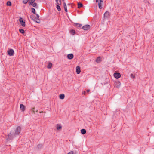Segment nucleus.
I'll return each instance as SVG.
<instances>
[{"mask_svg": "<svg viewBox=\"0 0 154 154\" xmlns=\"http://www.w3.org/2000/svg\"><path fill=\"white\" fill-rule=\"evenodd\" d=\"M21 130V128L20 126L17 127L15 131V132L14 134V136H15L17 135H18L20 132Z\"/></svg>", "mask_w": 154, "mask_h": 154, "instance_id": "obj_1", "label": "nucleus"}, {"mask_svg": "<svg viewBox=\"0 0 154 154\" xmlns=\"http://www.w3.org/2000/svg\"><path fill=\"white\" fill-rule=\"evenodd\" d=\"M115 87L117 88H120L121 83L120 81H117L115 82L114 83Z\"/></svg>", "mask_w": 154, "mask_h": 154, "instance_id": "obj_2", "label": "nucleus"}, {"mask_svg": "<svg viewBox=\"0 0 154 154\" xmlns=\"http://www.w3.org/2000/svg\"><path fill=\"white\" fill-rule=\"evenodd\" d=\"M96 2L98 3L99 8L101 9L102 8V5H101V3L103 2V0H96Z\"/></svg>", "mask_w": 154, "mask_h": 154, "instance_id": "obj_3", "label": "nucleus"}, {"mask_svg": "<svg viewBox=\"0 0 154 154\" xmlns=\"http://www.w3.org/2000/svg\"><path fill=\"white\" fill-rule=\"evenodd\" d=\"M90 26L89 25H85L82 26V29L85 30H87L89 29L90 28Z\"/></svg>", "mask_w": 154, "mask_h": 154, "instance_id": "obj_4", "label": "nucleus"}, {"mask_svg": "<svg viewBox=\"0 0 154 154\" xmlns=\"http://www.w3.org/2000/svg\"><path fill=\"white\" fill-rule=\"evenodd\" d=\"M19 21L20 22L21 24V25L23 26H25V22L23 21V19L21 17H20L19 18Z\"/></svg>", "mask_w": 154, "mask_h": 154, "instance_id": "obj_5", "label": "nucleus"}, {"mask_svg": "<svg viewBox=\"0 0 154 154\" xmlns=\"http://www.w3.org/2000/svg\"><path fill=\"white\" fill-rule=\"evenodd\" d=\"M14 51L13 49H11L8 51V55L10 56L13 55L14 53Z\"/></svg>", "mask_w": 154, "mask_h": 154, "instance_id": "obj_6", "label": "nucleus"}, {"mask_svg": "<svg viewBox=\"0 0 154 154\" xmlns=\"http://www.w3.org/2000/svg\"><path fill=\"white\" fill-rule=\"evenodd\" d=\"M114 77L116 79H118L121 77V75L119 73H115L114 74Z\"/></svg>", "mask_w": 154, "mask_h": 154, "instance_id": "obj_7", "label": "nucleus"}, {"mask_svg": "<svg viewBox=\"0 0 154 154\" xmlns=\"http://www.w3.org/2000/svg\"><path fill=\"white\" fill-rule=\"evenodd\" d=\"M104 18L105 19L108 18L109 17V13L108 11H106L104 15Z\"/></svg>", "mask_w": 154, "mask_h": 154, "instance_id": "obj_8", "label": "nucleus"}, {"mask_svg": "<svg viewBox=\"0 0 154 154\" xmlns=\"http://www.w3.org/2000/svg\"><path fill=\"white\" fill-rule=\"evenodd\" d=\"M8 139L9 140H12L13 138V136L12 134L11 133V132L8 135Z\"/></svg>", "mask_w": 154, "mask_h": 154, "instance_id": "obj_9", "label": "nucleus"}, {"mask_svg": "<svg viewBox=\"0 0 154 154\" xmlns=\"http://www.w3.org/2000/svg\"><path fill=\"white\" fill-rule=\"evenodd\" d=\"M20 109L23 111H24L25 110V107L23 104H20Z\"/></svg>", "mask_w": 154, "mask_h": 154, "instance_id": "obj_10", "label": "nucleus"}, {"mask_svg": "<svg viewBox=\"0 0 154 154\" xmlns=\"http://www.w3.org/2000/svg\"><path fill=\"white\" fill-rule=\"evenodd\" d=\"M80 68L79 66L76 67V72L77 74H79L80 72Z\"/></svg>", "mask_w": 154, "mask_h": 154, "instance_id": "obj_11", "label": "nucleus"}, {"mask_svg": "<svg viewBox=\"0 0 154 154\" xmlns=\"http://www.w3.org/2000/svg\"><path fill=\"white\" fill-rule=\"evenodd\" d=\"M73 55L72 54H70L67 55V58L69 59H71L73 58Z\"/></svg>", "mask_w": 154, "mask_h": 154, "instance_id": "obj_12", "label": "nucleus"}, {"mask_svg": "<svg viewBox=\"0 0 154 154\" xmlns=\"http://www.w3.org/2000/svg\"><path fill=\"white\" fill-rule=\"evenodd\" d=\"M32 5V6L33 7H35L36 8H38V6L36 2L33 3Z\"/></svg>", "mask_w": 154, "mask_h": 154, "instance_id": "obj_13", "label": "nucleus"}, {"mask_svg": "<svg viewBox=\"0 0 154 154\" xmlns=\"http://www.w3.org/2000/svg\"><path fill=\"white\" fill-rule=\"evenodd\" d=\"M81 132L82 134H84L86 133V131L85 129H82L81 130Z\"/></svg>", "mask_w": 154, "mask_h": 154, "instance_id": "obj_14", "label": "nucleus"}, {"mask_svg": "<svg viewBox=\"0 0 154 154\" xmlns=\"http://www.w3.org/2000/svg\"><path fill=\"white\" fill-rule=\"evenodd\" d=\"M30 17L31 19H32L34 21H35V19H36V17L33 15H31L30 16Z\"/></svg>", "mask_w": 154, "mask_h": 154, "instance_id": "obj_15", "label": "nucleus"}, {"mask_svg": "<svg viewBox=\"0 0 154 154\" xmlns=\"http://www.w3.org/2000/svg\"><path fill=\"white\" fill-rule=\"evenodd\" d=\"M63 4H64L63 6L64 8L65 11L66 12H67L68 10H67V8L66 5V4L65 2H64Z\"/></svg>", "mask_w": 154, "mask_h": 154, "instance_id": "obj_16", "label": "nucleus"}, {"mask_svg": "<svg viewBox=\"0 0 154 154\" xmlns=\"http://www.w3.org/2000/svg\"><path fill=\"white\" fill-rule=\"evenodd\" d=\"M35 0H30V1L29 2V5H32V4L34 3V2L35 1Z\"/></svg>", "mask_w": 154, "mask_h": 154, "instance_id": "obj_17", "label": "nucleus"}, {"mask_svg": "<svg viewBox=\"0 0 154 154\" xmlns=\"http://www.w3.org/2000/svg\"><path fill=\"white\" fill-rule=\"evenodd\" d=\"M64 97L65 95L63 94H60L59 95V98L61 99H63L64 98Z\"/></svg>", "mask_w": 154, "mask_h": 154, "instance_id": "obj_18", "label": "nucleus"}, {"mask_svg": "<svg viewBox=\"0 0 154 154\" xmlns=\"http://www.w3.org/2000/svg\"><path fill=\"white\" fill-rule=\"evenodd\" d=\"M101 60L100 58V57H98L97 58V59L96 60V61L97 63H100L101 62Z\"/></svg>", "mask_w": 154, "mask_h": 154, "instance_id": "obj_19", "label": "nucleus"}, {"mask_svg": "<svg viewBox=\"0 0 154 154\" xmlns=\"http://www.w3.org/2000/svg\"><path fill=\"white\" fill-rule=\"evenodd\" d=\"M52 63H48V65L47 66V67L48 68V69H50L51 68V67H52Z\"/></svg>", "mask_w": 154, "mask_h": 154, "instance_id": "obj_20", "label": "nucleus"}, {"mask_svg": "<svg viewBox=\"0 0 154 154\" xmlns=\"http://www.w3.org/2000/svg\"><path fill=\"white\" fill-rule=\"evenodd\" d=\"M74 24L78 27H81L82 26V24H81L74 23Z\"/></svg>", "mask_w": 154, "mask_h": 154, "instance_id": "obj_21", "label": "nucleus"}, {"mask_svg": "<svg viewBox=\"0 0 154 154\" xmlns=\"http://www.w3.org/2000/svg\"><path fill=\"white\" fill-rule=\"evenodd\" d=\"M57 130H59L61 129L62 126L60 125H59V124H57Z\"/></svg>", "mask_w": 154, "mask_h": 154, "instance_id": "obj_22", "label": "nucleus"}, {"mask_svg": "<svg viewBox=\"0 0 154 154\" xmlns=\"http://www.w3.org/2000/svg\"><path fill=\"white\" fill-rule=\"evenodd\" d=\"M78 8H80L83 6V4L80 3H78Z\"/></svg>", "mask_w": 154, "mask_h": 154, "instance_id": "obj_23", "label": "nucleus"}, {"mask_svg": "<svg viewBox=\"0 0 154 154\" xmlns=\"http://www.w3.org/2000/svg\"><path fill=\"white\" fill-rule=\"evenodd\" d=\"M57 4L59 5H60L61 4V0H56Z\"/></svg>", "mask_w": 154, "mask_h": 154, "instance_id": "obj_24", "label": "nucleus"}, {"mask_svg": "<svg viewBox=\"0 0 154 154\" xmlns=\"http://www.w3.org/2000/svg\"><path fill=\"white\" fill-rule=\"evenodd\" d=\"M32 12L35 14H36L35 10L34 8H31Z\"/></svg>", "mask_w": 154, "mask_h": 154, "instance_id": "obj_25", "label": "nucleus"}, {"mask_svg": "<svg viewBox=\"0 0 154 154\" xmlns=\"http://www.w3.org/2000/svg\"><path fill=\"white\" fill-rule=\"evenodd\" d=\"M36 20H35V22H36L37 23H40V20L39 18H36Z\"/></svg>", "mask_w": 154, "mask_h": 154, "instance_id": "obj_26", "label": "nucleus"}, {"mask_svg": "<svg viewBox=\"0 0 154 154\" xmlns=\"http://www.w3.org/2000/svg\"><path fill=\"white\" fill-rule=\"evenodd\" d=\"M19 31L22 34H23L24 33V30L23 29H20Z\"/></svg>", "mask_w": 154, "mask_h": 154, "instance_id": "obj_27", "label": "nucleus"}, {"mask_svg": "<svg viewBox=\"0 0 154 154\" xmlns=\"http://www.w3.org/2000/svg\"><path fill=\"white\" fill-rule=\"evenodd\" d=\"M57 8L58 11H61V8L59 5H57Z\"/></svg>", "mask_w": 154, "mask_h": 154, "instance_id": "obj_28", "label": "nucleus"}, {"mask_svg": "<svg viewBox=\"0 0 154 154\" xmlns=\"http://www.w3.org/2000/svg\"><path fill=\"white\" fill-rule=\"evenodd\" d=\"M7 5L8 6H10L11 5V2L8 1L7 3Z\"/></svg>", "mask_w": 154, "mask_h": 154, "instance_id": "obj_29", "label": "nucleus"}, {"mask_svg": "<svg viewBox=\"0 0 154 154\" xmlns=\"http://www.w3.org/2000/svg\"><path fill=\"white\" fill-rule=\"evenodd\" d=\"M70 32L71 33V34L73 35H74L75 33V31L74 30H72Z\"/></svg>", "mask_w": 154, "mask_h": 154, "instance_id": "obj_30", "label": "nucleus"}, {"mask_svg": "<svg viewBox=\"0 0 154 154\" xmlns=\"http://www.w3.org/2000/svg\"><path fill=\"white\" fill-rule=\"evenodd\" d=\"M43 145L42 144H39L38 145V147L39 149H40L42 148Z\"/></svg>", "mask_w": 154, "mask_h": 154, "instance_id": "obj_31", "label": "nucleus"}, {"mask_svg": "<svg viewBox=\"0 0 154 154\" xmlns=\"http://www.w3.org/2000/svg\"><path fill=\"white\" fill-rule=\"evenodd\" d=\"M32 111L33 112V113L34 114H35V108L33 107L31 109Z\"/></svg>", "mask_w": 154, "mask_h": 154, "instance_id": "obj_32", "label": "nucleus"}, {"mask_svg": "<svg viewBox=\"0 0 154 154\" xmlns=\"http://www.w3.org/2000/svg\"><path fill=\"white\" fill-rule=\"evenodd\" d=\"M29 0H23V2L25 4H26L27 3Z\"/></svg>", "mask_w": 154, "mask_h": 154, "instance_id": "obj_33", "label": "nucleus"}, {"mask_svg": "<svg viewBox=\"0 0 154 154\" xmlns=\"http://www.w3.org/2000/svg\"><path fill=\"white\" fill-rule=\"evenodd\" d=\"M130 76L131 78H135V76L133 74H131L130 75Z\"/></svg>", "mask_w": 154, "mask_h": 154, "instance_id": "obj_34", "label": "nucleus"}, {"mask_svg": "<svg viewBox=\"0 0 154 154\" xmlns=\"http://www.w3.org/2000/svg\"><path fill=\"white\" fill-rule=\"evenodd\" d=\"M73 151H71L69 152L67 154H73Z\"/></svg>", "mask_w": 154, "mask_h": 154, "instance_id": "obj_35", "label": "nucleus"}, {"mask_svg": "<svg viewBox=\"0 0 154 154\" xmlns=\"http://www.w3.org/2000/svg\"><path fill=\"white\" fill-rule=\"evenodd\" d=\"M35 14L36 15L37 18H39V16L37 14Z\"/></svg>", "mask_w": 154, "mask_h": 154, "instance_id": "obj_36", "label": "nucleus"}, {"mask_svg": "<svg viewBox=\"0 0 154 154\" xmlns=\"http://www.w3.org/2000/svg\"><path fill=\"white\" fill-rule=\"evenodd\" d=\"M86 93V92L85 91H84L83 92V94H85Z\"/></svg>", "mask_w": 154, "mask_h": 154, "instance_id": "obj_37", "label": "nucleus"}, {"mask_svg": "<svg viewBox=\"0 0 154 154\" xmlns=\"http://www.w3.org/2000/svg\"><path fill=\"white\" fill-rule=\"evenodd\" d=\"M87 92H89L90 91V90L88 89L87 90Z\"/></svg>", "mask_w": 154, "mask_h": 154, "instance_id": "obj_38", "label": "nucleus"}, {"mask_svg": "<svg viewBox=\"0 0 154 154\" xmlns=\"http://www.w3.org/2000/svg\"><path fill=\"white\" fill-rule=\"evenodd\" d=\"M36 112H38V110H36Z\"/></svg>", "mask_w": 154, "mask_h": 154, "instance_id": "obj_39", "label": "nucleus"}, {"mask_svg": "<svg viewBox=\"0 0 154 154\" xmlns=\"http://www.w3.org/2000/svg\"><path fill=\"white\" fill-rule=\"evenodd\" d=\"M40 112V113H41V112Z\"/></svg>", "mask_w": 154, "mask_h": 154, "instance_id": "obj_40", "label": "nucleus"}, {"mask_svg": "<svg viewBox=\"0 0 154 154\" xmlns=\"http://www.w3.org/2000/svg\"><path fill=\"white\" fill-rule=\"evenodd\" d=\"M63 1H64V0H62Z\"/></svg>", "mask_w": 154, "mask_h": 154, "instance_id": "obj_41", "label": "nucleus"}]
</instances>
